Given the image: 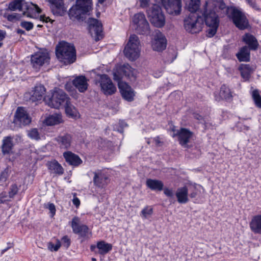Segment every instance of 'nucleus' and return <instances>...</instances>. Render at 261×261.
<instances>
[{
	"label": "nucleus",
	"mask_w": 261,
	"mask_h": 261,
	"mask_svg": "<svg viewBox=\"0 0 261 261\" xmlns=\"http://www.w3.org/2000/svg\"><path fill=\"white\" fill-rule=\"evenodd\" d=\"M201 188V186L199 185H194L192 186L190 189L191 192L190 194V197L192 198L196 197Z\"/></svg>",
	"instance_id": "obj_42"
},
{
	"label": "nucleus",
	"mask_w": 261,
	"mask_h": 261,
	"mask_svg": "<svg viewBox=\"0 0 261 261\" xmlns=\"http://www.w3.org/2000/svg\"><path fill=\"white\" fill-rule=\"evenodd\" d=\"M138 4L142 8H145L149 6L150 0H138Z\"/></svg>",
	"instance_id": "obj_49"
},
{
	"label": "nucleus",
	"mask_w": 261,
	"mask_h": 261,
	"mask_svg": "<svg viewBox=\"0 0 261 261\" xmlns=\"http://www.w3.org/2000/svg\"><path fill=\"white\" fill-rule=\"evenodd\" d=\"M69 86H70V84H66L65 85L66 89L69 91H70V88Z\"/></svg>",
	"instance_id": "obj_58"
},
{
	"label": "nucleus",
	"mask_w": 261,
	"mask_h": 261,
	"mask_svg": "<svg viewBox=\"0 0 261 261\" xmlns=\"http://www.w3.org/2000/svg\"><path fill=\"white\" fill-rule=\"evenodd\" d=\"M240 62H248L250 60V51L248 47H242L240 51L236 55Z\"/></svg>",
	"instance_id": "obj_38"
},
{
	"label": "nucleus",
	"mask_w": 261,
	"mask_h": 261,
	"mask_svg": "<svg viewBox=\"0 0 261 261\" xmlns=\"http://www.w3.org/2000/svg\"><path fill=\"white\" fill-rule=\"evenodd\" d=\"M96 248L98 253L101 255H105L112 249V245L111 244L101 241L97 242Z\"/></svg>",
	"instance_id": "obj_32"
},
{
	"label": "nucleus",
	"mask_w": 261,
	"mask_h": 261,
	"mask_svg": "<svg viewBox=\"0 0 261 261\" xmlns=\"http://www.w3.org/2000/svg\"><path fill=\"white\" fill-rule=\"evenodd\" d=\"M45 92V89L42 85L36 86L33 91V93L32 95V99L33 101L41 100L44 95Z\"/></svg>",
	"instance_id": "obj_35"
},
{
	"label": "nucleus",
	"mask_w": 261,
	"mask_h": 261,
	"mask_svg": "<svg viewBox=\"0 0 261 261\" xmlns=\"http://www.w3.org/2000/svg\"><path fill=\"white\" fill-rule=\"evenodd\" d=\"M105 0H98V2L100 3V4H103V2H104Z\"/></svg>",
	"instance_id": "obj_60"
},
{
	"label": "nucleus",
	"mask_w": 261,
	"mask_h": 261,
	"mask_svg": "<svg viewBox=\"0 0 261 261\" xmlns=\"http://www.w3.org/2000/svg\"><path fill=\"white\" fill-rule=\"evenodd\" d=\"M250 226L254 233H261V216L254 217L250 222Z\"/></svg>",
	"instance_id": "obj_33"
},
{
	"label": "nucleus",
	"mask_w": 261,
	"mask_h": 261,
	"mask_svg": "<svg viewBox=\"0 0 261 261\" xmlns=\"http://www.w3.org/2000/svg\"><path fill=\"white\" fill-rule=\"evenodd\" d=\"M231 97V94L229 89L224 85L220 89L219 96L216 95V99L218 101L221 99H229Z\"/></svg>",
	"instance_id": "obj_39"
},
{
	"label": "nucleus",
	"mask_w": 261,
	"mask_h": 261,
	"mask_svg": "<svg viewBox=\"0 0 261 261\" xmlns=\"http://www.w3.org/2000/svg\"><path fill=\"white\" fill-rule=\"evenodd\" d=\"M57 58L65 64L73 63L76 60L75 49L72 44L60 42L56 47Z\"/></svg>",
	"instance_id": "obj_2"
},
{
	"label": "nucleus",
	"mask_w": 261,
	"mask_h": 261,
	"mask_svg": "<svg viewBox=\"0 0 261 261\" xmlns=\"http://www.w3.org/2000/svg\"><path fill=\"white\" fill-rule=\"evenodd\" d=\"M92 8V0H76V4L69 10V16L72 20L79 19L82 15L90 11Z\"/></svg>",
	"instance_id": "obj_5"
},
{
	"label": "nucleus",
	"mask_w": 261,
	"mask_h": 261,
	"mask_svg": "<svg viewBox=\"0 0 261 261\" xmlns=\"http://www.w3.org/2000/svg\"><path fill=\"white\" fill-rule=\"evenodd\" d=\"M150 22L157 28L163 27L165 23V18L161 8L157 5H153L147 11Z\"/></svg>",
	"instance_id": "obj_7"
},
{
	"label": "nucleus",
	"mask_w": 261,
	"mask_h": 261,
	"mask_svg": "<svg viewBox=\"0 0 261 261\" xmlns=\"http://www.w3.org/2000/svg\"><path fill=\"white\" fill-rule=\"evenodd\" d=\"M63 156L66 161L72 166H78L82 163L79 156L70 151H66L63 153Z\"/></svg>",
	"instance_id": "obj_26"
},
{
	"label": "nucleus",
	"mask_w": 261,
	"mask_h": 261,
	"mask_svg": "<svg viewBox=\"0 0 261 261\" xmlns=\"http://www.w3.org/2000/svg\"><path fill=\"white\" fill-rule=\"evenodd\" d=\"M20 26L27 31H30L33 28L34 24L30 21H22L20 23Z\"/></svg>",
	"instance_id": "obj_47"
},
{
	"label": "nucleus",
	"mask_w": 261,
	"mask_h": 261,
	"mask_svg": "<svg viewBox=\"0 0 261 261\" xmlns=\"http://www.w3.org/2000/svg\"><path fill=\"white\" fill-rule=\"evenodd\" d=\"M164 190V193L165 195L168 197H172L174 195V191L173 189L165 188L163 189Z\"/></svg>",
	"instance_id": "obj_50"
},
{
	"label": "nucleus",
	"mask_w": 261,
	"mask_h": 261,
	"mask_svg": "<svg viewBox=\"0 0 261 261\" xmlns=\"http://www.w3.org/2000/svg\"><path fill=\"white\" fill-rule=\"evenodd\" d=\"M72 202H73V204L76 207H78L80 206V203H81L80 199L75 196V194L74 195V197L72 199Z\"/></svg>",
	"instance_id": "obj_54"
},
{
	"label": "nucleus",
	"mask_w": 261,
	"mask_h": 261,
	"mask_svg": "<svg viewBox=\"0 0 261 261\" xmlns=\"http://www.w3.org/2000/svg\"><path fill=\"white\" fill-rule=\"evenodd\" d=\"M136 73V70L126 64L117 67L114 71L113 76L115 80L119 81L123 76L129 79L134 78Z\"/></svg>",
	"instance_id": "obj_11"
},
{
	"label": "nucleus",
	"mask_w": 261,
	"mask_h": 261,
	"mask_svg": "<svg viewBox=\"0 0 261 261\" xmlns=\"http://www.w3.org/2000/svg\"><path fill=\"white\" fill-rule=\"evenodd\" d=\"M18 186L16 184L12 185L10 187V190L9 191V197L13 198L14 196L17 194L18 191Z\"/></svg>",
	"instance_id": "obj_45"
},
{
	"label": "nucleus",
	"mask_w": 261,
	"mask_h": 261,
	"mask_svg": "<svg viewBox=\"0 0 261 261\" xmlns=\"http://www.w3.org/2000/svg\"><path fill=\"white\" fill-rule=\"evenodd\" d=\"M132 27L138 33L147 34L149 32V25L143 13H138L134 15L132 21Z\"/></svg>",
	"instance_id": "obj_8"
},
{
	"label": "nucleus",
	"mask_w": 261,
	"mask_h": 261,
	"mask_svg": "<svg viewBox=\"0 0 261 261\" xmlns=\"http://www.w3.org/2000/svg\"><path fill=\"white\" fill-rule=\"evenodd\" d=\"M89 31L95 41H98L102 38V24L101 22L94 18L89 20Z\"/></svg>",
	"instance_id": "obj_18"
},
{
	"label": "nucleus",
	"mask_w": 261,
	"mask_h": 261,
	"mask_svg": "<svg viewBox=\"0 0 261 261\" xmlns=\"http://www.w3.org/2000/svg\"><path fill=\"white\" fill-rule=\"evenodd\" d=\"M61 242L59 240H56V244L50 242L47 244V248L51 251H57L61 247Z\"/></svg>",
	"instance_id": "obj_43"
},
{
	"label": "nucleus",
	"mask_w": 261,
	"mask_h": 261,
	"mask_svg": "<svg viewBox=\"0 0 261 261\" xmlns=\"http://www.w3.org/2000/svg\"><path fill=\"white\" fill-rule=\"evenodd\" d=\"M246 2L248 5H249L252 8L254 9H258V6L256 4L255 1L253 0H246Z\"/></svg>",
	"instance_id": "obj_53"
},
{
	"label": "nucleus",
	"mask_w": 261,
	"mask_h": 261,
	"mask_svg": "<svg viewBox=\"0 0 261 261\" xmlns=\"http://www.w3.org/2000/svg\"><path fill=\"white\" fill-rule=\"evenodd\" d=\"M153 141H154V143L156 145L160 146L162 144V142L160 137H155L153 139Z\"/></svg>",
	"instance_id": "obj_55"
},
{
	"label": "nucleus",
	"mask_w": 261,
	"mask_h": 261,
	"mask_svg": "<svg viewBox=\"0 0 261 261\" xmlns=\"http://www.w3.org/2000/svg\"><path fill=\"white\" fill-rule=\"evenodd\" d=\"M218 9L231 17L233 23L239 29L244 30L248 27V21L243 12L233 8H226L222 0H209L205 2L201 10L208 28L206 31L209 37L216 33L219 26V21L216 14Z\"/></svg>",
	"instance_id": "obj_1"
},
{
	"label": "nucleus",
	"mask_w": 261,
	"mask_h": 261,
	"mask_svg": "<svg viewBox=\"0 0 261 261\" xmlns=\"http://www.w3.org/2000/svg\"><path fill=\"white\" fill-rule=\"evenodd\" d=\"M188 190L186 186L177 189L175 195L179 203H186L189 201Z\"/></svg>",
	"instance_id": "obj_25"
},
{
	"label": "nucleus",
	"mask_w": 261,
	"mask_h": 261,
	"mask_svg": "<svg viewBox=\"0 0 261 261\" xmlns=\"http://www.w3.org/2000/svg\"><path fill=\"white\" fill-rule=\"evenodd\" d=\"M167 45V40L165 36L160 32H156L151 41V47L153 50L161 51L164 50Z\"/></svg>",
	"instance_id": "obj_17"
},
{
	"label": "nucleus",
	"mask_w": 261,
	"mask_h": 261,
	"mask_svg": "<svg viewBox=\"0 0 261 261\" xmlns=\"http://www.w3.org/2000/svg\"><path fill=\"white\" fill-rule=\"evenodd\" d=\"M118 88L122 97L128 101L134 100L135 93L134 90L126 83L123 82H118Z\"/></svg>",
	"instance_id": "obj_19"
},
{
	"label": "nucleus",
	"mask_w": 261,
	"mask_h": 261,
	"mask_svg": "<svg viewBox=\"0 0 261 261\" xmlns=\"http://www.w3.org/2000/svg\"><path fill=\"white\" fill-rule=\"evenodd\" d=\"M167 12L172 15H178L181 9V0H161Z\"/></svg>",
	"instance_id": "obj_16"
},
{
	"label": "nucleus",
	"mask_w": 261,
	"mask_h": 261,
	"mask_svg": "<svg viewBox=\"0 0 261 261\" xmlns=\"http://www.w3.org/2000/svg\"><path fill=\"white\" fill-rule=\"evenodd\" d=\"M42 27V25H40V24L37 25V27Z\"/></svg>",
	"instance_id": "obj_64"
},
{
	"label": "nucleus",
	"mask_w": 261,
	"mask_h": 261,
	"mask_svg": "<svg viewBox=\"0 0 261 261\" xmlns=\"http://www.w3.org/2000/svg\"><path fill=\"white\" fill-rule=\"evenodd\" d=\"M153 213V208L151 206H146L140 212V216L143 219L149 218Z\"/></svg>",
	"instance_id": "obj_40"
},
{
	"label": "nucleus",
	"mask_w": 261,
	"mask_h": 261,
	"mask_svg": "<svg viewBox=\"0 0 261 261\" xmlns=\"http://www.w3.org/2000/svg\"><path fill=\"white\" fill-rule=\"evenodd\" d=\"M185 3L186 8L191 12L195 13L199 8L200 0H184Z\"/></svg>",
	"instance_id": "obj_37"
},
{
	"label": "nucleus",
	"mask_w": 261,
	"mask_h": 261,
	"mask_svg": "<svg viewBox=\"0 0 261 261\" xmlns=\"http://www.w3.org/2000/svg\"><path fill=\"white\" fill-rule=\"evenodd\" d=\"M93 182L95 186L103 188L109 182L108 175L104 172L98 171L94 173Z\"/></svg>",
	"instance_id": "obj_20"
},
{
	"label": "nucleus",
	"mask_w": 261,
	"mask_h": 261,
	"mask_svg": "<svg viewBox=\"0 0 261 261\" xmlns=\"http://www.w3.org/2000/svg\"><path fill=\"white\" fill-rule=\"evenodd\" d=\"M239 70L242 77L245 80H248L250 74L253 72L254 67L249 64H241L239 67Z\"/></svg>",
	"instance_id": "obj_31"
},
{
	"label": "nucleus",
	"mask_w": 261,
	"mask_h": 261,
	"mask_svg": "<svg viewBox=\"0 0 261 261\" xmlns=\"http://www.w3.org/2000/svg\"><path fill=\"white\" fill-rule=\"evenodd\" d=\"M50 57L46 50H40L31 57V64L35 69H39L43 65L49 63Z\"/></svg>",
	"instance_id": "obj_10"
},
{
	"label": "nucleus",
	"mask_w": 261,
	"mask_h": 261,
	"mask_svg": "<svg viewBox=\"0 0 261 261\" xmlns=\"http://www.w3.org/2000/svg\"><path fill=\"white\" fill-rule=\"evenodd\" d=\"M9 176V170L8 169H5L3 171L0 175V185H3L4 183L7 181V179Z\"/></svg>",
	"instance_id": "obj_44"
},
{
	"label": "nucleus",
	"mask_w": 261,
	"mask_h": 261,
	"mask_svg": "<svg viewBox=\"0 0 261 261\" xmlns=\"http://www.w3.org/2000/svg\"><path fill=\"white\" fill-rule=\"evenodd\" d=\"M98 83L101 91L106 95H111L116 91V88L111 80L106 74L100 75Z\"/></svg>",
	"instance_id": "obj_14"
},
{
	"label": "nucleus",
	"mask_w": 261,
	"mask_h": 261,
	"mask_svg": "<svg viewBox=\"0 0 261 261\" xmlns=\"http://www.w3.org/2000/svg\"><path fill=\"white\" fill-rule=\"evenodd\" d=\"M26 3L24 0H13L9 4L8 9L11 11L18 10L23 12Z\"/></svg>",
	"instance_id": "obj_29"
},
{
	"label": "nucleus",
	"mask_w": 261,
	"mask_h": 261,
	"mask_svg": "<svg viewBox=\"0 0 261 261\" xmlns=\"http://www.w3.org/2000/svg\"><path fill=\"white\" fill-rule=\"evenodd\" d=\"M47 167L52 173L61 175L64 170L61 165L56 161L54 160L47 163Z\"/></svg>",
	"instance_id": "obj_34"
},
{
	"label": "nucleus",
	"mask_w": 261,
	"mask_h": 261,
	"mask_svg": "<svg viewBox=\"0 0 261 261\" xmlns=\"http://www.w3.org/2000/svg\"><path fill=\"white\" fill-rule=\"evenodd\" d=\"M6 36V33L2 30H0V42H2Z\"/></svg>",
	"instance_id": "obj_56"
},
{
	"label": "nucleus",
	"mask_w": 261,
	"mask_h": 261,
	"mask_svg": "<svg viewBox=\"0 0 261 261\" xmlns=\"http://www.w3.org/2000/svg\"><path fill=\"white\" fill-rule=\"evenodd\" d=\"M173 134L171 135L173 137L178 136L179 144L184 147L188 146V143L192 137L193 134L189 129L186 128H181L179 130H176L174 127L172 128Z\"/></svg>",
	"instance_id": "obj_15"
},
{
	"label": "nucleus",
	"mask_w": 261,
	"mask_h": 261,
	"mask_svg": "<svg viewBox=\"0 0 261 261\" xmlns=\"http://www.w3.org/2000/svg\"><path fill=\"white\" fill-rule=\"evenodd\" d=\"M51 4V9L54 14L62 15L66 11L63 0H48Z\"/></svg>",
	"instance_id": "obj_23"
},
{
	"label": "nucleus",
	"mask_w": 261,
	"mask_h": 261,
	"mask_svg": "<svg viewBox=\"0 0 261 261\" xmlns=\"http://www.w3.org/2000/svg\"><path fill=\"white\" fill-rule=\"evenodd\" d=\"M69 100V98L66 93L59 89H55L51 97L48 96L44 98L46 103L48 106L55 109H59L61 107L64 106L68 103Z\"/></svg>",
	"instance_id": "obj_4"
},
{
	"label": "nucleus",
	"mask_w": 261,
	"mask_h": 261,
	"mask_svg": "<svg viewBox=\"0 0 261 261\" xmlns=\"http://www.w3.org/2000/svg\"><path fill=\"white\" fill-rule=\"evenodd\" d=\"M73 85L81 92H85L88 88L87 80L84 76H79L73 80Z\"/></svg>",
	"instance_id": "obj_24"
},
{
	"label": "nucleus",
	"mask_w": 261,
	"mask_h": 261,
	"mask_svg": "<svg viewBox=\"0 0 261 261\" xmlns=\"http://www.w3.org/2000/svg\"><path fill=\"white\" fill-rule=\"evenodd\" d=\"M11 198L9 197V194L6 192H3L0 194V203H4L11 200Z\"/></svg>",
	"instance_id": "obj_48"
},
{
	"label": "nucleus",
	"mask_w": 261,
	"mask_h": 261,
	"mask_svg": "<svg viewBox=\"0 0 261 261\" xmlns=\"http://www.w3.org/2000/svg\"><path fill=\"white\" fill-rule=\"evenodd\" d=\"M57 141L61 148L67 149L71 145L72 137L70 135L65 134L59 136L57 138Z\"/></svg>",
	"instance_id": "obj_28"
},
{
	"label": "nucleus",
	"mask_w": 261,
	"mask_h": 261,
	"mask_svg": "<svg viewBox=\"0 0 261 261\" xmlns=\"http://www.w3.org/2000/svg\"><path fill=\"white\" fill-rule=\"evenodd\" d=\"M16 18V15H14V14H12V15H9L7 17V19L9 20V21H13L14 19Z\"/></svg>",
	"instance_id": "obj_57"
},
{
	"label": "nucleus",
	"mask_w": 261,
	"mask_h": 261,
	"mask_svg": "<svg viewBox=\"0 0 261 261\" xmlns=\"http://www.w3.org/2000/svg\"><path fill=\"white\" fill-rule=\"evenodd\" d=\"M71 226L74 233L78 234L81 237L89 238L91 233L89 232L88 227L81 222L80 219L74 217L71 221Z\"/></svg>",
	"instance_id": "obj_12"
},
{
	"label": "nucleus",
	"mask_w": 261,
	"mask_h": 261,
	"mask_svg": "<svg viewBox=\"0 0 261 261\" xmlns=\"http://www.w3.org/2000/svg\"><path fill=\"white\" fill-rule=\"evenodd\" d=\"M140 42L138 37L135 35H130L124 49L125 57L130 61H135L140 57Z\"/></svg>",
	"instance_id": "obj_3"
},
{
	"label": "nucleus",
	"mask_w": 261,
	"mask_h": 261,
	"mask_svg": "<svg viewBox=\"0 0 261 261\" xmlns=\"http://www.w3.org/2000/svg\"><path fill=\"white\" fill-rule=\"evenodd\" d=\"M63 122L62 116L60 113H55L50 115L43 120V123L47 126L58 125Z\"/></svg>",
	"instance_id": "obj_22"
},
{
	"label": "nucleus",
	"mask_w": 261,
	"mask_h": 261,
	"mask_svg": "<svg viewBox=\"0 0 261 261\" xmlns=\"http://www.w3.org/2000/svg\"><path fill=\"white\" fill-rule=\"evenodd\" d=\"M3 43L2 42H0V48L2 46Z\"/></svg>",
	"instance_id": "obj_61"
},
{
	"label": "nucleus",
	"mask_w": 261,
	"mask_h": 261,
	"mask_svg": "<svg viewBox=\"0 0 261 261\" xmlns=\"http://www.w3.org/2000/svg\"><path fill=\"white\" fill-rule=\"evenodd\" d=\"M41 9L38 7L37 5L32 3H26V7H24L23 11L22 14L27 17L39 19L42 22H48L50 18L48 17H46L44 15H39L41 13Z\"/></svg>",
	"instance_id": "obj_9"
},
{
	"label": "nucleus",
	"mask_w": 261,
	"mask_h": 261,
	"mask_svg": "<svg viewBox=\"0 0 261 261\" xmlns=\"http://www.w3.org/2000/svg\"><path fill=\"white\" fill-rule=\"evenodd\" d=\"M92 261H96V258H92Z\"/></svg>",
	"instance_id": "obj_62"
},
{
	"label": "nucleus",
	"mask_w": 261,
	"mask_h": 261,
	"mask_svg": "<svg viewBox=\"0 0 261 261\" xmlns=\"http://www.w3.org/2000/svg\"><path fill=\"white\" fill-rule=\"evenodd\" d=\"M14 144L13 138L10 136L5 137L3 138L2 145V152L4 155H10L13 152Z\"/></svg>",
	"instance_id": "obj_21"
},
{
	"label": "nucleus",
	"mask_w": 261,
	"mask_h": 261,
	"mask_svg": "<svg viewBox=\"0 0 261 261\" xmlns=\"http://www.w3.org/2000/svg\"><path fill=\"white\" fill-rule=\"evenodd\" d=\"M96 246L95 245H91L90 247V249L91 251H94V249L96 248Z\"/></svg>",
	"instance_id": "obj_59"
},
{
	"label": "nucleus",
	"mask_w": 261,
	"mask_h": 261,
	"mask_svg": "<svg viewBox=\"0 0 261 261\" xmlns=\"http://www.w3.org/2000/svg\"><path fill=\"white\" fill-rule=\"evenodd\" d=\"M202 25L200 18L195 13H191L185 18L184 28L189 33L194 34L199 32Z\"/></svg>",
	"instance_id": "obj_6"
},
{
	"label": "nucleus",
	"mask_w": 261,
	"mask_h": 261,
	"mask_svg": "<svg viewBox=\"0 0 261 261\" xmlns=\"http://www.w3.org/2000/svg\"><path fill=\"white\" fill-rule=\"evenodd\" d=\"M66 115L72 118H77L80 117V114L77 109L70 103V100L68 103L64 106Z\"/></svg>",
	"instance_id": "obj_36"
},
{
	"label": "nucleus",
	"mask_w": 261,
	"mask_h": 261,
	"mask_svg": "<svg viewBox=\"0 0 261 261\" xmlns=\"http://www.w3.org/2000/svg\"><path fill=\"white\" fill-rule=\"evenodd\" d=\"M31 118L24 108L18 107L15 112L14 123L21 126L26 125L30 123Z\"/></svg>",
	"instance_id": "obj_13"
},
{
	"label": "nucleus",
	"mask_w": 261,
	"mask_h": 261,
	"mask_svg": "<svg viewBox=\"0 0 261 261\" xmlns=\"http://www.w3.org/2000/svg\"><path fill=\"white\" fill-rule=\"evenodd\" d=\"M252 97L255 106L261 108V96L257 90H254L252 92Z\"/></svg>",
	"instance_id": "obj_41"
},
{
	"label": "nucleus",
	"mask_w": 261,
	"mask_h": 261,
	"mask_svg": "<svg viewBox=\"0 0 261 261\" xmlns=\"http://www.w3.org/2000/svg\"><path fill=\"white\" fill-rule=\"evenodd\" d=\"M148 188L153 191H162L164 188L163 182L159 180L147 179L146 182Z\"/></svg>",
	"instance_id": "obj_30"
},
{
	"label": "nucleus",
	"mask_w": 261,
	"mask_h": 261,
	"mask_svg": "<svg viewBox=\"0 0 261 261\" xmlns=\"http://www.w3.org/2000/svg\"><path fill=\"white\" fill-rule=\"evenodd\" d=\"M47 207L50 211L51 216L53 217L55 215L56 211L55 205L53 203H48Z\"/></svg>",
	"instance_id": "obj_51"
},
{
	"label": "nucleus",
	"mask_w": 261,
	"mask_h": 261,
	"mask_svg": "<svg viewBox=\"0 0 261 261\" xmlns=\"http://www.w3.org/2000/svg\"><path fill=\"white\" fill-rule=\"evenodd\" d=\"M243 41L248 45L249 48L252 50H256L258 44L256 38L251 34L246 33L243 37Z\"/></svg>",
	"instance_id": "obj_27"
},
{
	"label": "nucleus",
	"mask_w": 261,
	"mask_h": 261,
	"mask_svg": "<svg viewBox=\"0 0 261 261\" xmlns=\"http://www.w3.org/2000/svg\"><path fill=\"white\" fill-rule=\"evenodd\" d=\"M62 241L63 242V243L64 245L66 248H68L70 244V239L68 238V237L67 236H64L62 238Z\"/></svg>",
	"instance_id": "obj_52"
},
{
	"label": "nucleus",
	"mask_w": 261,
	"mask_h": 261,
	"mask_svg": "<svg viewBox=\"0 0 261 261\" xmlns=\"http://www.w3.org/2000/svg\"><path fill=\"white\" fill-rule=\"evenodd\" d=\"M28 136L33 139L38 140L40 139L39 134L37 129L34 128L28 132Z\"/></svg>",
	"instance_id": "obj_46"
},
{
	"label": "nucleus",
	"mask_w": 261,
	"mask_h": 261,
	"mask_svg": "<svg viewBox=\"0 0 261 261\" xmlns=\"http://www.w3.org/2000/svg\"><path fill=\"white\" fill-rule=\"evenodd\" d=\"M245 128H246V130H248L249 129V127H248V126H245Z\"/></svg>",
	"instance_id": "obj_63"
}]
</instances>
